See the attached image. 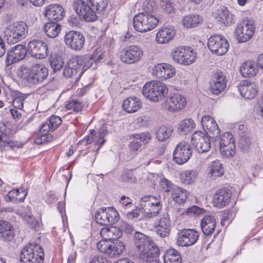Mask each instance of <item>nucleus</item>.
<instances>
[{"mask_svg":"<svg viewBox=\"0 0 263 263\" xmlns=\"http://www.w3.org/2000/svg\"><path fill=\"white\" fill-rule=\"evenodd\" d=\"M143 56L142 49L136 45H130L122 49L119 53L120 60L125 64H132L141 60Z\"/></svg>","mask_w":263,"mask_h":263,"instance_id":"f8f14e48","label":"nucleus"},{"mask_svg":"<svg viewBox=\"0 0 263 263\" xmlns=\"http://www.w3.org/2000/svg\"><path fill=\"white\" fill-rule=\"evenodd\" d=\"M198 175V173L194 170H187L180 174L181 181L184 184H191L195 182Z\"/></svg>","mask_w":263,"mask_h":263,"instance_id":"49530a36","label":"nucleus"},{"mask_svg":"<svg viewBox=\"0 0 263 263\" xmlns=\"http://www.w3.org/2000/svg\"><path fill=\"white\" fill-rule=\"evenodd\" d=\"M164 263H182L179 252L173 248L168 249L163 256Z\"/></svg>","mask_w":263,"mask_h":263,"instance_id":"4c0bfd02","label":"nucleus"},{"mask_svg":"<svg viewBox=\"0 0 263 263\" xmlns=\"http://www.w3.org/2000/svg\"><path fill=\"white\" fill-rule=\"evenodd\" d=\"M11 140L7 135L5 124L0 122V148L11 147Z\"/></svg>","mask_w":263,"mask_h":263,"instance_id":"37998d69","label":"nucleus"},{"mask_svg":"<svg viewBox=\"0 0 263 263\" xmlns=\"http://www.w3.org/2000/svg\"><path fill=\"white\" fill-rule=\"evenodd\" d=\"M216 221L215 217L211 215H206L202 219L200 226L204 234L210 235L215 229Z\"/></svg>","mask_w":263,"mask_h":263,"instance_id":"473e14b6","label":"nucleus"},{"mask_svg":"<svg viewBox=\"0 0 263 263\" xmlns=\"http://www.w3.org/2000/svg\"><path fill=\"white\" fill-rule=\"evenodd\" d=\"M29 53L33 57L39 59H45L48 55L47 44L41 40H33L28 44Z\"/></svg>","mask_w":263,"mask_h":263,"instance_id":"6ab92c4d","label":"nucleus"},{"mask_svg":"<svg viewBox=\"0 0 263 263\" xmlns=\"http://www.w3.org/2000/svg\"><path fill=\"white\" fill-rule=\"evenodd\" d=\"M141 146L142 144L135 137L134 140L132 141L129 144L130 151L133 152L138 151Z\"/></svg>","mask_w":263,"mask_h":263,"instance_id":"774afa93","label":"nucleus"},{"mask_svg":"<svg viewBox=\"0 0 263 263\" xmlns=\"http://www.w3.org/2000/svg\"><path fill=\"white\" fill-rule=\"evenodd\" d=\"M142 93L150 100L158 102L162 100L168 92L166 85L159 81H151L143 87Z\"/></svg>","mask_w":263,"mask_h":263,"instance_id":"6e6552de","label":"nucleus"},{"mask_svg":"<svg viewBox=\"0 0 263 263\" xmlns=\"http://www.w3.org/2000/svg\"><path fill=\"white\" fill-rule=\"evenodd\" d=\"M201 124L204 130V133L209 135L212 140L214 139L215 143L216 140L218 139L220 129L214 119L210 116L205 115L202 118Z\"/></svg>","mask_w":263,"mask_h":263,"instance_id":"aec40b11","label":"nucleus"},{"mask_svg":"<svg viewBox=\"0 0 263 263\" xmlns=\"http://www.w3.org/2000/svg\"><path fill=\"white\" fill-rule=\"evenodd\" d=\"M121 180L124 182L133 183L136 181V177L134 176L132 170L125 171L121 176Z\"/></svg>","mask_w":263,"mask_h":263,"instance_id":"4d7b16f0","label":"nucleus"},{"mask_svg":"<svg viewBox=\"0 0 263 263\" xmlns=\"http://www.w3.org/2000/svg\"><path fill=\"white\" fill-rule=\"evenodd\" d=\"M64 41L69 48L80 51L84 45L85 39L82 33L76 31H70L65 35Z\"/></svg>","mask_w":263,"mask_h":263,"instance_id":"f3484780","label":"nucleus"},{"mask_svg":"<svg viewBox=\"0 0 263 263\" xmlns=\"http://www.w3.org/2000/svg\"><path fill=\"white\" fill-rule=\"evenodd\" d=\"M65 107L68 110L79 112L82 109L83 104L81 101L72 99L68 101Z\"/></svg>","mask_w":263,"mask_h":263,"instance_id":"864d4df0","label":"nucleus"},{"mask_svg":"<svg viewBox=\"0 0 263 263\" xmlns=\"http://www.w3.org/2000/svg\"><path fill=\"white\" fill-rule=\"evenodd\" d=\"M224 171L222 164L219 160L212 161L209 164L206 168L207 176L212 180H215L221 177Z\"/></svg>","mask_w":263,"mask_h":263,"instance_id":"c85d7f7f","label":"nucleus"},{"mask_svg":"<svg viewBox=\"0 0 263 263\" xmlns=\"http://www.w3.org/2000/svg\"><path fill=\"white\" fill-rule=\"evenodd\" d=\"M89 57L76 56L72 57L65 66L63 74L67 78L78 81L82 74L90 67Z\"/></svg>","mask_w":263,"mask_h":263,"instance_id":"7ed1b4c3","label":"nucleus"},{"mask_svg":"<svg viewBox=\"0 0 263 263\" xmlns=\"http://www.w3.org/2000/svg\"><path fill=\"white\" fill-rule=\"evenodd\" d=\"M90 3L92 7L96 9L98 13L103 12L106 9L107 4V0H87Z\"/></svg>","mask_w":263,"mask_h":263,"instance_id":"603ef678","label":"nucleus"},{"mask_svg":"<svg viewBox=\"0 0 263 263\" xmlns=\"http://www.w3.org/2000/svg\"><path fill=\"white\" fill-rule=\"evenodd\" d=\"M192 155V149L190 144L185 141L179 142L176 146L173 152L174 161L180 165L186 163Z\"/></svg>","mask_w":263,"mask_h":263,"instance_id":"2eb2a0df","label":"nucleus"},{"mask_svg":"<svg viewBox=\"0 0 263 263\" xmlns=\"http://www.w3.org/2000/svg\"><path fill=\"white\" fill-rule=\"evenodd\" d=\"M202 22V18L197 14L187 15L182 20L183 25L187 28L196 27L201 24Z\"/></svg>","mask_w":263,"mask_h":263,"instance_id":"e433bc0d","label":"nucleus"},{"mask_svg":"<svg viewBox=\"0 0 263 263\" xmlns=\"http://www.w3.org/2000/svg\"><path fill=\"white\" fill-rule=\"evenodd\" d=\"M14 236L12 225L7 221L0 220V238L4 241H11Z\"/></svg>","mask_w":263,"mask_h":263,"instance_id":"f704fd0d","label":"nucleus"},{"mask_svg":"<svg viewBox=\"0 0 263 263\" xmlns=\"http://www.w3.org/2000/svg\"><path fill=\"white\" fill-rule=\"evenodd\" d=\"M176 73L173 66L167 63H159L155 65L153 69V74L156 77L166 80L173 77Z\"/></svg>","mask_w":263,"mask_h":263,"instance_id":"5701e85b","label":"nucleus"},{"mask_svg":"<svg viewBox=\"0 0 263 263\" xmlns=\"http://www.w3.org/2000/svg\"><path fill=\"white\" fill-rule=\"evenodd\" d=\"M28 30L29 27L26 23H13L4 29V38L8 44H14L24 39L27 35Z\"/></svg>","mask_w":263,"mask_h":263,"instance_id":"39448f33","label":"nucleus"},{"mask_svg":"<svg viewBox=\"0 0 263 263\" xmlns=\"http://www.w3.org/2000/svg\"><path fill=\"white\" fill-rule=\"evenodd\" d=\"M175 29L172 27H162L156 34V41L159 44L168 43L173 39L176 34Z\"/></svg>","mask_w":263,"mask_h":263,"instance_id":"c756f323","label":"nucleus"},{"mask_svg":"<svg viewBox=\"0 0 263 263\" xmlns=\"http://www.w3.org/2000/svg\"><path fill=\"white\" fill-rule=\"evenodd\" d=\"M173 133V129L171 127L164 125L159 127L156 131V137L159 141H164L168 139Z\"/></svg>","mask_w":263,"mask_h":263,"instance_id":"c03bdc74","label":"nucleus"},{"mask_svg":"<svg viewBox=\"0 0 263 263\" xmlns=\"http://www.w3.org/2000/svg\"><path fill=\"white\" fill-rule=\"evenodd\" d=\"M142 8L143 11L141 13H145L152 14V12L156 9V5L154 2L148 1L147 0L145 1L142 5Z\"/></svg>","mask_w":263,"mask_h":263,"instance_id":"bf43d9fd","label":"nucleus"},{"mask_svg":"<svg viewBox=\"0 0 263 263\" xmlns=\"http://www.w3.org/2000/svg\"><path fill=\"white\" fill-rule=\"evenodd\" d=\"M27 54L26 47L22 45L18 44L13 47L11 50L7 52L5 63L9 66L15 62L24 59Z\"/></svg>","mask_w":263,"mask_h":263,"instance_id":"412c9836","label":"nucleus"},{"mask_svg":"<svg viewBox=\"0 0 263 263\" xmlns=\"http://www.w3.org/2000/svg\"><path fill=\"white\" fill-rule=\"evenodd\" d=\"M219 8L215 15L216 19L224 25H230L234 23V15L230 13L227 7L220 6Z\"/></svg>","mask_w":263,"mask_h":263,"instance_id":"2f4dec72","label":"nucleus"},{"mask_svg":"<svg viewBox=\"0 0 263 263\" xmlns=\"http://www.w3.org/2000/svg\"><path fill=\"white\" fill-rule=\"evenodd\" d=\"M257 63H256L253 61H247L245 62L240 68V72L242 77H252L255 76L258 71Z\"/></svg>","mask_w":263,"mask_h":263,"instance_id":"7c9ffc66","label":"nucleus"},{"mask_svg":"<svg viewBox=\"0 0 263 263\" xmlns=\"http://www.w3.org/2000/svg\"><path fill=\"white\" fill-rule=\"evenodd\" d=\"M142 106L140 100L137 97H130L125 99L122 104L123 109L128 113H133L139 109Z\"/></svg>","mask_w":263,"mask_h":263,"instance_id":"c9c22d12","label":"nucleus"},{"mask_svg":"<svg viewBox=\"0 0 263 263\" xmlns=\"http://www.w3.org/2000/svg\"><path fill=\"white\" fill-rule=\"evenodd\" d=\"M160 185L165 192H170L173 188L172 183L166 178L161 179Z\"/></svg>","mask_w":263,"mask_h":263,"instance_id":"69168bd1","label":"nucleus"},{"mask_svg":"<svg viewBox=\"0 0 263 263\" xmlns=\"http://www.w3.org/2000/svg\"><path fill=\"white\" fill-rule=\"evenodd\" d=\"M44 252L41 246L37 243H30L22 249L21 263H43Z\"/></svg>","mask_w":263,"mask_h":263,"instance_id":"423d86ee","label":"nucleus"},{"mask_svg":"<svg viewBox=\"0 0 263 263\" xmlns=\"http://www.w3.org/2000/svg\"><path fill=\"white\" fill-rule=\"evenodd\" d=\"M134 241L139 253L140 258L143 261H150L159 255V250L149 236L136 231L134 236Z\"/></svg>","mask_w":263,"mask_h":263,"instance_id":"f03ea898","label":"nucleus"},{"mask_svg":"<svg viewBox=\"0 0 263 263\" xmlns=\"http://www.w3.org/2000/svg\"><path fill=\"white\" fill-rule=\"evenodd\" d=\"M133 23L134 28L137 31L139 32H145L142 13H139L136 14L134 17Z\"/></svg>","mask_w":263,"mask_h":263,"instance_id":"09e8293b","label":"nucleus"},{"mask_svg":"<svg viewBox=\"0 0 263 263\" xmlns=\"http://www.w3.org/2000/svg\"><path fill=\"white\" fill-rule=\"evenodd\" d=\"M50 64L54 71L60 70L63 66L64 62L60 58H53L50 61Z\"/></svg>","mask_w":263,"mask_h":263,"instance_id":"052dcab7","label":"nucleus"},{"mask_svg":"<svg viewBox=\"0 0 263 263\" xmlns=\"http://www.w3.org/2000/svg\"><path fill=\"white\" fill-rule=\"evenodd\" d=\"M255 31L253 23L246 20L238 24L235 29V35L238 42L245 43L250 40Z\"/></svg>","mask_w":263,"mask_h":263,"instance_id":"4468645a","label":"nucleus"},{"mask_svg":"<svg viewBox=\"0 0 263 263\" xmlns=\"http://www.w3.org/2000/svg\"><path fill=\"white\" fill-rule=\"evenodd\" d=\"M231 193L226 188H222L216 191L214 195L213 203L214 206L222 208L230 202Z\"/></svg>","mask_w":263,"mask_h":263,"instance_id":"a878e982","label":"nucleus"},{"mask_svg":"<svg viewBox=\"0 0 263 263\" xmlns=\"http://www.w3.org/2000/svg\"><path fill=\"white\" fill-rule=\"evenodd\" d=\"M22 196L20 197V189H13L9 191L5 197V200L7 202L10 201H22L25 198L27 193L25 190L21 189Z\"/></svg>","mask_w":263,"mask_h":263,"instance_id":"ea45409f","label":"nucleus"},{"mask_svg":"<svg viewBox=\"0 0 263 263\" xmlns=\"http://www.w3.org/2000/svg\"><path fill=\"white\" fill-rule=\"evenodd\" d=\"M208 46L212 53L222 55L228 52L229 44L221 35L214 34L209 37Z\"/></svg>","mask_w":263,"mask_h":263,"instance_id":"ddd939ff","label":"nucleus"},{"mask_svg":"<svg viewBox=\"0 0 263 263\" xmlns=\"http://www.w3.org/2000/svg\"><path fill=\"white\" fill-rule=\"evenodd\" d=\"M103 238L99 241L97 247L99 251L108 255L110 257H115L122 254L125 250L123 242L121 241L112 242L120 238L122 235V230L116 227L104 228L100 232Z\"/></svg>","mask_w":263,"mask_h":263,"instance_id":"f257e3e1","label":"nucleus"},{"mask_svg":"<svg viewBox=\"0 0 263 263\" xmlns=\"http://www.w3.org/2000/svg\"><path fill=\"white\" fill-rule=\"evenodd\" d=\"M83 57H89V63H90V66L93 62L96 63L99 62L102 59H103L104 55L103 52H101L100 49H97L91 55H85L82 56Z\"/></svg>","mask_w":263,"mask_h":263,"instance_id":"5fc2aeb1","label":"nucleus"},{"mask_svg":"<svg viewBox=\"0 0 263 263\" xmlns=\"http://www.w3.org/2000/svg\"><path fill=\"white\" fill-rule=\"evenodd\" d=\"M133 205L132 199L128 197L122 196L119 201L118 206L121 212H125V210L130 209Z\"/></svg>","mask_w":263,"mask_h":263,"instance_id":"3c124183","label":"nucleus"},{"mask_svg":"<svg viewBox=\"0 0 263 263\" xmlns=\"http://www.w3.org/2000/svg\"><path fill=\"white\" fill-rule=\"evenodd\" d=\"M171 57L178 64L189 65L195 61L196 54L190 47L178 46L173 48Z\"/></svg>","mask_w":263,"mask_h":263,"instance_id":"1a4fd4ad","label":"nucleus"},{"mask_svg":"<svg viewBox=\"0 0 263 263\" xmlns=\"http://www.w3.org/2000/svg\"><path fill=\"white\" fill-rule=\"evenodd\" d=\"M61 30L60 25L57 22L50 21L44 25V31L46 35L51 38L56 37Z\"/></svg>","mask_w":263,"mask_h":263,"instance_id":"a19ab883","label":"nucleus"},{"mask_svg":"<svg viewBox=\"0 0 263 263\" xmlns=\"http://www.w3.org/2000/svg\"><path fill=\"white\" fill-rule=\"evenodd\" d=\"M218 140H217V141H218ZM234 142V140L233 138V136L232 134L230 133H224L222 135V136L220 137V140L218 142V143L217 144L216 143V145L219 146V148H221L223 146H226V145H229L230 143H233Z\"/></svg>","mask_w":263,"mask_h":263,"instance_id":"8fccbe9b","label":"nucleus"},{"mask_svg":"<svg viewBox=\"0 0 263 263\" xmlns=\"http://www.w3.org/2000/svg\"><path fill=\"white\" fill-rule=\"evenodd\" d=\"M96 222L101 226L112 225L119 219L118 212L112 207L101 208L95 213Z\"/></svg>","mask_w":263,"mask_h":263,"instance_id":"9b49d317","label":"nucleus"},{"mask_svg":"<svg viewBox=\"0 0 263 263\" xmlns=\"http://www.w3.org/2000/svg\"><path fill=\"white\" fill-rule=\"evenodd\" d=\"M45 15L50 21L59 22L65 16L63 7L58 4H50L45 8Z\"/></svg>","mask_w":263,"mask_h":263,"instance_id":"393cba45","label":"nucleus"},{"mask_svg":"<svg viewBox=\"0 0 263 263\" xmlns=\"http://www.w3.org/2000/svg\"><path fill=\"white\" fill-rule=\"evenodd\" d=\"M8 90L13 99L14 108L22 110L24 106V100L28 97L29 95L22 93L17 90L12 89L9 87H8Z\"/></svg>","mask_w":263,"mask_h":263,"instance_id":"72a5a7b5","label":"nucleus"},{"mask_svg":"<svg viewBox=\"0 0 263 263\" xmlns=\"http://www.w3.org/2000/svg\"><path fill=\"white\" fill-rule=\"evenodd\" d=\"M46 120L51 127L52 130H55L62 123L60 117L55 115L51 116Z\"/></svg>","mask_w":263,"mask_h":263,"instance_id":"13d9d810","label":"nucleus"},{"mask_svg":"<svg viewBox=\"0 0 263 263\" xmlns=\"http://www.w3.org/2000/svg\"><path fill=\"white\" fill-rule=\"evenodd\" d=\"M187 212L190 214H193L195 216H197L203 214L205 212V211L199 206L194 205L189 208L187 210Z\"/></svg>","mask_w":263,"mask_h":263,"instance_id":"338daca9","label":"nucleus"},{"mask_svg":"<svg viewBox=\"0 0 263 263\" xmlns=\"http://www.w3.org/2000/svg\"><path fill=\"white\" fill-rule=\"evenodd\" d=\"M187 197V192L186 190L179 187L174 186L172 192V197L173 200L178 204L183 203Z\"/></svg>","mask_w":263,"mask_h":263,"instance_id":"79ce46f5","label":"nucleus"},{"mask_svg":"<svg viewBox=\"0 0 263 263\" xmlns=\"http://www.w3.org/2000/svg\"><path fill=\"white\" fill-rule=\"evenodd\" d=\"M211 141H212L214 146H216V142H214V139H213L212 140L209 135L202 131L194 132L191 137L192 144L195 149L200 153L208 152L210 149L211 147Z\"/></svg>","mask_w":263,"mask_h":263,"instance_id":"9d476101","label":"nucleus"},{"mask_svg":"<svg viewBox=\"0 0 263 263\" xmlns=\"http://www.w3.org/2000/svg\"><path fill=\"white\" fill-rule=\"evenodd\" d=\"M199 234L194 229H182L177 234V243L182 247H189L194 245L198 240Z\"/></svg>","mask_w":263,"mask_h":263,"instance_id":"a211bd4d","label":"nucleus"},{"mask_svg":"<svg viewBox=\"0 0 263 263\" xmlns=\"http://www.w3.org/2000/svg\"><path fill=\"white\" fill-rule=\"evenodd\" d=\"M145 32L155 28L158 25L159 20L153 14L142 13Z\"/></svg>","mask_w":263,"mask_h":263,"instance_id":"58836bf2","label":"nucleus"},{"mask_svg":"<svg viewBox=\"0 0 263 263\" xmlns=\"http://www.w3.org/2000/svg\"><path fill=\"white\" fill-rule=\"evenodd\" d=\"M158 226L171 228V221L167 213L163 214L158 221Z\"/></svg>","mask_w":263,"mask_h":263,"instance_id":"0e129e2a","label":"nucleus"},{"mask_svg":"<svg viewBox=\"0 0 263 263\" xmlns=\"http://www.w3.org/2000/svg\"><path fill=\"white\" fill-rule=\"evenodd\" d=\"M253 144L252 140L248 135H241L239 138L238 146L243 152H249Z\"/></svg>","mask_w":263,"mask_h":263,"instance_id":"de8ad7c7","label":"nucleus"},{"mask_svg":"<svg viewBox=\"0 0 263 263\" xmlns=\"http://www.w3.org/2000/svg\"><path fill=\"white\" fill-rule=\"evenodd\" d=\"M186 104L185 98L180 94H174L168 97L166 100V106L170 111H178L182 109Z\"/></svg>","mask_w":263,"mask_h":263,"instance_id":"b1692460","label":"nucleus"},{"mask_svg":"<svg viewBox=\"0 0 263 263\" xmlns=\"http://www.w3.org/2000/svg\"><path fill=\"white\" fill-rule=\"evenodd\" d=\"M108 134V131L106 129L102 128L101 129L98 134L95 130H90V135L84 138V142L86 141V144H90L94 142L97 145H99L97 151L101 147V146L105 142L104 139V137Z\"/></svg>","mask_w":263,"mask_h":263,"instance_id":"cd10ccee","label":"nucleus"},{"mask_svg":"<svg viewBox=\"0 0 263 263\" xmlns=\"http://www.w3.org/2000/svg\"><path fill=\"white\" fill-rule=\"evenodd\" d=\"M156 232L161 237H166L168 236L170 232V228L161 226H156Z\"/></svg>","mask_w":263,"mask_h":263,"instance_id":"e2e57ef3","label":"nucleus"},{"mask_svg":"<svg viewBox=\"0 0 263 263\" xmlns=\"http://www.w3.org/2000/svg\"><path fill=\"white\" fill-rule=\"evenodd\" d=\"M72 7L75 12L86 21L93 22L97 20L96 12L83 0H75Z\"/></svg>","mask_w":263,"mask_h":263,"instance_id":"dca6fc26","label":"nucleus"},{"mask_svg":"<svg viewBox=\"0 0 263 263\" xmlns=\"http://www.w3.org/2000/svg\"><path fill=\"white\" fill-rule=\"evenodd\" d=\"M22 79L31 85L41 84L48 76V68L42 64H35L30 67H23L20 71Z\"/></svg>","mask_w":263,"mask_h":263,"instance_id":"20e7f679","label":"nucleus"},{"mask_svg":"<svg viewBox=\"0 0 263 263\" xmlns=\"http://www.w3.org/2000/svg\"><path fill=\"white\" fill-rule=\"evenodd\" d=\"M227 83V80L224 73L217 70L213 75L211 82L210 90L212 93L216 95L220 94L226 89Z\"/></svg>","mask_w":263,"mask_h":263,"instance_id":"4be33fe9","label":"nucleus"},{"mask_svg":"<svg viewBox=\"0 0 263 263\" xmlns=\"http://www.w3.org/2000/svg\"><path fill=\"white\" fill-rule=\"evenodd\" d=\"M195 127V123L191 118L185 119L181 121L178 127V132L181 134H186L192 131Z\"/></svg>","mask_w":263,"mask_h":263,"instance_id":"a18cd8bd","label":"nucleus"},{"mask_svg":"<svg viewBox=\"0 0 263 263\" xmlns=\"http://www.w3.org/2000/svg\"><path fill=\"white\" fill-rule=\"evenodd\" d=\"M238 89L242 97L249 100L254 98L257 92L256 85L248 80L241 82Z\"/></svg>","mask_w":263,"mask_h":263,"instance_id":"bb28decb","label":"nucleus"},{"mask_svg":"<svg viewBox=\"0 0 263 263\" xmlns=\"http://www.w3.org/2000/svg\"><path fill=\"white\" fill-rule=\"evenodd\" d=\"M220 151L222 155L227 157H232L235 153V146L234 142L230 143L226 146L220 148Z\"/></svg>","mask_w":263,"mask_h":263,"instance_id":"6e6d98bb","label":"nucleus"},{"mask_svg":"<svg viewBox=\"0 0 263 263\" xmlns=\"http://www.w3.org/2000/svg\"><path fill=\"white\" fill-rule=\"evenodd\" d=\"M139 207L141 212L146 217L152 218L156 216L161 211L162 201L160 198L146 195L142 197L139 201Z\"/></svg>","mask_w":263,"mask_h":263,"instance_id":"0eeeda50","label":"nucleus"},{"mask_svg":"<svg viewBox=\"0 0 263 263\" xmlns=\"http://www.w3.org/2000/svg\"><path fill=\"white\" fill-rule=\"evenodd\" d=\"M134 137L138 140H140L141 142H143L144 144L147 143L152 139L151 134L146 132L136 134L134 136Z\"/></svg>","mask_w":263,"mask_h":263,"instance_id":"680f3d73","label":"nucleus"}]
</instances>
